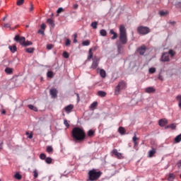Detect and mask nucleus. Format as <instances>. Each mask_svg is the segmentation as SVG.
<instances>
[{"mask_svg":"<svg viewBox=\"0 0 181 181\" xmlns=\"http://www.w3.org/2000/svg\"><path fill=\"white\" fill-rule=\"evenodd\" d=\"M25 2V0H18L17 1L16 5H18V6H21V5H23Z\"/></svg>","mask_w":181,"mask_h":181,"instance_id":"obj_39","label":"nucleus"},{"mask_svg":"<svg viewBox=\"0 0 181 181\" xmlns=\"http://www.w3.org/2000/svg\"><path fill=\"white\" fill-rule=\"evenodd\" d=\"M98 95H99V97H105V95H107V93L103 90H99L98 91Z\"/></svg>","mask_w":181,"mask_h":181,"instance_id":"obj_25","label":"nucleus"},{"mask_svg":"<svg viewBox=\"0 0 181 181\" xmlns=\"http://www.w3.org/2000/svg\"><path fill=\"white\" fill-rule=\"evenodd\" d=\"M167 53H168V55L170 54L171 57H173L176 54V52L173 51V49H170Z\"/></svg>","mask_w":181,"mask_h":181,"instance_id":"obj_33","label":"nucleus"},{"mask_svg":"<svg viewBox=\"0 0 181 181\" xmlns=\"http://www.w3.org/2000/svg\"><path fill=\"white\" fill-rule=\"evenodd\" d=\"M119 40L122 45H127L128 43V36L127 35V28L125 26L120 25Z\"/></svg>","mask_w":181,"mask_h":181,"instance_id":"obj_2","label":"nucleus"},{"mask_svg":"<svg viewBox=\"0 0 181 181\" xmlns=\"http://www.w3.org/2000/svg\"><path fill=\"white\" fill-rule=\"evenodd\" d=\"M170 128L171 129H176V124H171L170 125H168L165 127V129Z\"/></svg>","mask_w":181,"mask_h":181,"instance_id":"obj_32","label":"nucleus"},{"mask_svg":"<svg viewBox=\"0 0 181 181\" xmlns=\"http://www.w3.org/2000/svg\"><path fill=\"white\" fill-rule=\"evenodd\" d=\"M156 71V69H155V68L149 69V73H151V74H153V73H155Z\"/></svg>","mask_w":181,"mask_h":181,"instance_id":"obj_47","label":"nucleus"},{"mask_svg":"<svg viewBox=\"0 0 181 181\" xmlns=\"http://www.w3.org/2000/svg\"><path fill=\"white\" fill-rule=\"evenodd\" d=\"M137 52L141 54V56H144V54H145V52H146V47L145 45L141 46L137 49Z\"/></svg>","mask_w":181,"mask_h":181,"instance_id":"obj_9","label":"nucleus"},{"mask_svg":"<svg viewBox=\"0 0 181 181\" xmlns=\"http://www.w3.org/2000/svg\"><path fill=\"white\" fill-rule=\"evenodd\" d=\"M155 153H156V148H152L151 151H148V157L153 158Z\"/></svg>","mask_w":181,"mask_h":181,"instance_id":"obj_18","label":"nucleus"},{"mask_svg":"<svg viewBox=\"0 0 181 181\" xmlns=\"http://www.w3.org/2000/svg\"><path fill=\"white\" fill-rule=\"evenodd\" d=\"M40 158L42 159V160H45L46 159V154L45 153H41L40 155Z\"/></svg>","mask_w":181,"mask_h":181,"instance_id":"obj_45","label":"nucleus"},{"mask_svg":"<svg viewBox=\"0 0 181 181\" xmlns=\"http://www.w3.org/2000/svg\"><path fill=\"white\" fill-rule=\"evenodd\" d=\"M47 76L49 78H53V71H49L47 74Z\"/></svg>","mask_w":181,"mask_h":181,"instance_id":"obj_37","label":"nucleus"},{"mask_svg":"<svg viewBox=\"0 0 181 181\" xmlns=\"http://www.w3.org/2000/svg\"><path fill=\"white\" fill-rule=\"evenodd\" d=\"M47 152L48 153H52V152H53V147L50 146H48L47 147Z\"/></svg>","mask_w":181,"mask_h":181,"instance_id":"obj_36","label":"nucleus"},{"mask_svg":"<svg viewBox=\"0 0 181 181\" xmlns=\"http://www.w3.org/2000/svg\"><path fill=\"white\" fill-rule=\"evenodd\" d=\"M15 177L16 179H17L18 180H21V179H22V175H21V174L19 173H16L15 175Z\"/></svg>","mask_w":181,"mask_h":181,"instance_id":"obj_43","label":"nucleus"},{"mask_svg":"<svg viewBox=\"0 0 181 181\" xmlns=\"http://www.w3.org/2000/svg\"><path fill=\"white\" fill-rule=\"evenodd\" d=\"M127 82L125 81H120L117 86L115 88V95H119L121 90L127 88Z\"/></svg>","mask_w":181,"mask_h":181,"instance_id":"obj_5","label":"nucleus"},{"mask_svg":"<svg viewBox=\"0 0 181 181\" xmlns=\"http://www.w3.org/2000/svg\"><path fill=\"white\" fill-rule=\"evenodd\" d=\"M113 155H115L118 159H121L122 158V153H118V151L117 149H113L112 151Z\"/></svg>","mask_w":181,"mask_h":181,"instance_id":"obj_15","label":"nucleus"},{"mask_svg":"<svg viewBox=\"0 0 181 181\" xmlns=\"http://www.w3.org/2000/svg\"><path fill=\"white\" fill-rule=\"evenodd\" d=\"M101 175H103V172L101 171H97L95 169H92L88 171V181H95L98 180L100 177H101Z\"/></svg>","mask_w":181,"mask_h":181,"instance_id":"obj_3","label":"nucleus"},{"mask_svg":"<svg viewBox=\"0 0 181 181\" xmlns=\"http://www.w3.org/2000/svg\"><path fill=\"white\" fill-rule=\"evenodd\" d=\"M15 42L17 43H20L21 46H23L26 47L27 46H32L33 43L30 41H26V38L25 37H22L19 35H17L14 37Z\"/></svg>","mask_w":181,"mask_h":181,"instance_id":"obj_4","label":"nucleus"},{"mask_svg":"<svg viewBox=\"0 0 181 181\" xmlns=\"http://www.w3.org/2000/svg\"><path fill=\"white\" fill-rule=\"evenodd\" d=\"M93 59V52H91V49H89V56L88 57V60Z\"/></svg>","mask_w":181,"mask_h":181,"instance_id":"obj_44","label":"nucleus"},{"mask_svg":"<svg viewBox=\"0 0 181 181\" xmlns=\"http://www.w3.org/2000/svg\"><path fill=\"white\" fill-rule=\"evenodd\" d=\"M98 105V103L97 102H93L90 106V108H91L92 110H94L95 108H97V106Z\"/></svg>","mask_w":181,"mask_h":181,"instance_id":"obj_30","label":"nucleus"},{"mask_svg":"<svg viewBox=\"0 0 181 181\" xmlns=\"http://www.w3.org/2000/svg\"><path fill=\"white\" fill-rule=\"evenodd\" d=\"M158 80H160L161 81H163V76H162V75L159 74L158 75Z\"/></svg>","mask_w":181,"mask_h":181,"instance_id":"obj_56","label":"nucleus"},{"mask_svg":"<svg viewBox=\"0 0 181 181\" xmlns=\"http://www.w3.org/2000/svg\"><path fill=\"white\" fill-rule=\"evenodd\" d=\"M90 40H85L82 42V45L83 46H90Z\"/></svg>","mask_w":181,"mask_h":181,"instance_id":"obj_38","label":"nucleus"},{"mask_svg":"<svg viewBox=\"0 0 181 181\" xmlns=\"http://www.w3.org/2000/svg\"><path fill=\"white\" fill-rule=\"evenodd\" d=\"M4 28H11V24L5 23V24H4Z\"/></svg>","mask_w":181,"mask_h":181,"instance_id":"obj_53","label":"nucleus"},{"mask_svg":"<svg viewBox=\"0 0 181 181\" xmlns=\"http://www.w3.org/2000/svg\"><path fill=\"white\" fill-rule=\"evenodd\" d=\"M95 134V132L93 130V129H90L88 132V136H89V138H93V136H94V134Z\"/></svg>","mask_w":181,"mask_h":181,"instance_id":"obj_24","label":"nucleus"},{"mask_svg":"<svg viewBox=\"0 0 181 181\" xmlns=\"http://www.w3.org/2000/svg\"><path fill=\"white\" fill-rule=\"evenodd\" d=\"M90 26L93 28V29H97V26H98V22L94 21L91 23Z\"/></svg>","mask_w":181,"mask_h":181,"instance_id":"obj_27","label":"nucleus"},{"mask_svg":"<svg viewBox=\"0 0 181 181\" xmlns=\"http://www.w3.org/2000/svg\"><path fill=\"white\" fill-rule=\"evenodd\" d=\"M71 43V41H70L69 39H67L65 42V46H70Z\"/></svg>","mask_w":181,"mask_h":181,"instance_id":"obj_49","label":"nucleus"},{"mask_svg":"<svg viewBox=\"0 0 181 181\" xmlns=\"http://www.w3.org/2000/svg\"><path fill=\"white\" fill-rule=\"evenodd\" d=\"M99 62H100V59H98V57H94L90 69L95 70V69H97V67H98Z\"/></svg>","mask_w":181,"mask_h":181,"instance_id":"obj_7","label":"nucleus"},{"mask_svg":"<svg viewBox=\"0 0 181 181\" xmlns=\"http://www.w3.org/2000/svg\"><path fill=\"white\" fill-rule=\"evenodd\" d=\"M116 45L117 46V49H118L119 53H121V50H122L124 46H122V44L119 42H117Z\"/></svg>","mask_w":181,"mask_h":181,"instance_id":"obj_19","label":"nucleus"},{"mask_svg":"<svg viewBox=\"0 0 181 181\" xmlns=\"http://www.w3.org/2000/svg\"><path fill=\"white\" fill-rule=\"evenodd\" d=\"M72 138L76 142H83L86 139V132L80 127H74L71 132Z\"/></svg>","mask_w":181,"mask_h":181,"instance_id":"obj_1","label":"nucleus"},{"mask_svg":"<svg viewBox=\"0 0 181 181\" xmlns=\"http://www.w3.org/2000/svg\"><path fill=\"white\" fill-rule=\"evenodd\" d=\"M174 179H176V175H175V174H173V173H170L169 175H168V181H173Z\"/></svg>","mask_w":181,"mask_h":181,"instance_id":"obj_21","label":"nucleus"},{"mask_svg":"<svg viewBox=\"0 0 181 181\" xmlns=\"http://www.w3.org/2000/svg\"><path fill=\"white\" fill-rule=\"evenodd\" d=\"M57 89L53 88L49 90V94L52 98H56L57 97Z\"/></svg>","mask_w":181,"mask_h":181,"instance_id":"obj_10","label":"nucleus"},{"mask_svg":"<svg viewBox=\"0 0 181 181\" xmlns=\"http://www.w3.org/2000/svg\"><path fill=\"white\" fill-rule=\"evenodd\" d=\"M137 32L140 35H148L151 33V29L148 27L141 25L137 28Z\"/></svg>","mask_w":181,"mask_h":181,"instance_id":"obj_6","label":"nucleus"},{"mask_svg":"<svg viewBox=\"0 0 181 181\" xmlns=\"http://www.w3.org/2000/svg\"><path fill=\"white\" fill-rule=\"evenodd\" d=\"M5 73H6V74H12L13 73V69L9 67H6L5 69Z\"/></svg>","mask_w":181,"mask_h":181,"instance_id":"obj_23","label":"nucleus"},{"mask_svg":"<svg viewBox=\"0 0 181 181\" xmlns=\"http://www.w3.org/2000/svg\"><path fill=\"white\" fill-rule=\"evenodd\" d=\"M77 8H78V4H74V8L77 9Z\"/></svg>","mask_w":181,"mask_h":181,"instance_id":"obj_61","label":"nucleus"},{"mask_svg":"<svg viewBox=\"0 0 181 181\" xmlns=\"http://www.w3.org/2000/svg\"><path fill=\"white\" fill-rule=\"evenodd\" d=\"M76 95L77 97L78 101H80V95H78V93H76Z\"/></svg>","mask_w":181,"mask_h":181,"instance_id":"obj_59","label":"nucleus"},{"mask_svg":"<svg viewBox=\"0 0 181 181\" xmlns=\"http://www.w3.org/2000/svg\"><path fill=\"white\" fill-rule=\"evenodd\" d=\"M1 114H3V115L6 114V110H3L1 111Z\"/></svg>","mask_w":181,"mask_h":181,"instance_id":"obj_62","label":"nucleus"},{"mask_svg":"<svg viewBox=\"0 0 181 181\" xmlns=\"http://www.w3.org/2000/svg\"><path fill=\"white\" fill-rule=\"evenodd\" d=\"M177 166H178V168H180V166H181V160H180L178 161V163H177Z\"/></svg>","mask_w":181,"mask_h":181,"instance_id":"obj_60","label":"nucleus"},{"mask_svg":"<svg viewBox=\"0 0 181 181\" xmlns=\"http://www.w3.org/2000/svg\"><path fill=\"white\" fill-rule=\"evenodd\" d=\"M33 173H34V179H37L39 176V173L37 172V170H34Z\"/></svg>","mask_w":181,"mask_h":181,"instance_id":"obj_40","label":"nucleus"},{"mask_svg":"<svg viewBox=\"0 0 181 181\" xmlns=\"http://www.w3.org/2000/svg\"><path fill=\"white\" fill-rule=\"evenodd\" d=\"M110 34L113 35V36L111 37L112 40H115L118 37V34L114 31V30H110Z\"/></svg>","mask_w":181,"mask_h":181,"instance_id":"obj_16","label":"nucleus"},{"mask_svg":"<svg viewBox=\"0 0 181 181\" xmlns=\"http://www.w3.org/2000/svg\"><path fill=\"white\" fill-rule=\"evenodd\" d=\"M177 8H181V2L176 4Z\"/></svg>","mask_w":181,"mask_h":181,"instance_id":"obj_57","label":"nucleus"},{"mask_svg":"<svg viewBox=\"0 0 181 181\" xmlns=\"http://www.w3.org/2000/svg\"><path fill=\"white\" fill-rule=\"evenodd\" d=\"M47 23H48V25H49L51 28L54 27V21H53V19L52 18H48L47 20Z\"/></svg>","mask_w":181,"mask_h":181,"instance_id":"obj_17","label":"nucleus"},{"mask_svg":"<svg viewBox=\"0 0 181 181\" xmlns=\"http://www.w3.org/2000/svg\"><path fill=\"white\" fill-rule=\"evenodd\" d=\"M28 108H30V110H32L33 111L37 112V107H36L33 105H28Z\"/></svg>","mask_w":181,"mask_h":181,"instance_id":"obj_26","label":"nucleus"},{"mask_svg":"<svg viewBox=\"0 0 181 181\" xmlns=\"http://www.w3.org/2000/svg\"><path fill=\"white\" fill-rule=\"evenodd\" d=\"M53 47H54V46L52 44H49L47 45V50H52V49H53Z\"/></svg>","mask_w":181,"mask_h":181,"instance_id":"obj_48","label":"nucleus"},{"mask_svg":"<svg viewBox=\"0 0 181 181\" xmlns=\"http://www.w3.org/2000/svg\"><path fill=\"white\" fill-rule=\"evenodd\" d=\"M69 56L70 55L69 54V52H63V57H64V59H69Z\"/></svg>","mask_w":181,"mask_h":181,"instance_id":"obj_42","label":"nucleus"},{"mask_svg":"<svg viewBox=\"0 0 181 181\" xmlns=\"http://www.w3.org/2000/svg\"><path fill=\"white\" fill-rule=\"evenodd\" d=\"M52 158H50V157H48V158H45V162H46V163H47L48 165H50V163H52Z\"/></svg>","mask_w":181,"mask_h":181,"instance_id":"obj_34","label":"nucleus"},{"mask_svg":"<svg viewBox=\"0 0 181 181\" xmlns=\"http://www.w3.org/2000/svg\"><path fill=\"white\" fill-rule=\"evenodd\" d=\"M37 33H40L41 35H45V30H39Z\"/></svg>","mask_w":181,"mask_h":181,"instance_id":"obj_55","label":"nucleus"},{"mask_svg":"<svg viewBox=\"0 0 181 181\" xmlns=\"http://www.w3.org/2000/svg\"><path fill=\"white\" fill-rule=\"evenodd\" d=\"M4 143L0 144V150L3 148Z\"/></svg>","mask_w":181,"mask_h":181,"instance_id":"obj_64","label":"nucleus"},{"mask_svg":"<svg viewBox=\"0 0 181 181\" xmlns=\"http://www.w3.org/2000/svg\"><path fill=\"white\" fill-rule=\"evenodd\" d=\"M30 11L32 12V11H33V4H30Z\"/></svg>","mask_w":181,"mask_h":181,"instance_id":"obj_58","label":"nucleus"},{"mask_svg":"<svg viewBox=\"0 0 181 181\" xmlns=\"http://www.w3.org/2000/svg\"><path fill=\"white\" fill-rule=\"evenodd\" d=\"M175 142H176V144H179V142H180L181 141V134H179L178 136H177L175 139H174Z\"/></svg>","mask_w":181,"mask_h":181,"instance_id":"obj_28","label":"nucleus"},{"mask_svg":"<svg viewBox=\"0 0 181 181\" xmlns=\"http://www.w3.org/2000/svg\"><path fill=\"white\" fill-rule=\"evenodd\" d=\"M146 93L151 94L152 93H155L156 91V89L153 87H148L145 89Z\"/></svg>","mask_w":181,"mask_h":181,"instance_id":"obj_12","label":"nucleus"},{"mask_svg":"<svg viewBox=\"0 0 181 181\" xmlns=\"http://www.w3.org/2000/svg\"><path fill=\"white\" fill-rule=\"evenodd\" d=\"M169 13L168 11H160L159 14L160 16H165V15H168Z\"/></svg>","mask_w":181,"mask_h":181,"instance_id":"obj_41","label":"nucleus"},{"mask_svg":"<svg viewBox=\"0 0 181 181\" xmlns=\"http://www.w3.org/2000/svg\"><path fill=\"white\" fill-rule=\"evenodd\" d=\"M25 52L27 53H33L35 52V48L33 47L26 48Z\"/></svg>","mask_w":181,"mask_h":181,"instance_id":"obj_31","label":"nucleus"},{"mask_svg":"<svg viewBox=\"0 0 181 181\" xmlns=\"http://www.w3.org/2000/svg\"><path fill=\"white\" fill-rule=\"evenodd\" d=\"M168 124V119H161L158 122V124L160 127H165Z\"/></svg>","mask_w":181,"mask_h":181,"instance_id":"obj_13","label":"nucleus"},{"mask_svg":"<svg viewBox=\"0 0 181 181\" xmlns=\"http://www.w3.org/2000/svg\"><path fill=\"white\" fill-rule=\"evenodd\" d=\"M28 138L30 139H32V138H33V134H30L29 136H28Z\"/></svg>","mask_w":181,"mask_h":181,"instance_id":"obj_63","label":"nucleus"},{"mask_svg":"<svg viewBox=\"0 0 181 181\" xmlns=\"http://www.w3.org/2000/svg\"><path fill=\"white\" fill-rule=\"evenodd\" d=\"M170 25L175 26L176 25V21H169Z\"/></svg>","mask_w":181,"mask_h":181,"instance_id":"obj_54","label":"nucleus"},{"mask_svg":"<svg viewBox=\"0 0 181 181\" xmlns=\"http://www.w3.org/2000/svg\"><path fill=\"white\" fill-rule=\"evenodd\" d=\"M40 28L42 30H45L46 29V25L45 23H42Z\"/></svg>","mask_w":181,"mask_h":181,"instance_id":"obj_51","label":"nucleus"},{"mask_svg":"<svg viewBox=\"0 0 181 181\" xmlns=\"http://www.w3.org/2000/svg\"><path fill=\"white\" fill-rule=\"evenodd\" d=\"M100 75L102 77V78H105V77L107 76V73L105 72V70L100 69Z\"/></svg>","mask_w":181,"mask_h":181,"instance_id":"obj_22","label":"nucleus"},{"mask_svg":"<svg viewBox=\"0 0 181 181\" xmlns=\"http://www.w3.org/2000/svg\"><path fill=\"white\" fill-rule=\"evenodd\" d=\"M100 33L101 36H107V30L104 29L100 30Z\"/></svg>","mask_w":181,"mask_h":181,"instance_id":"obj_35","label":"nucleus"},{"mask_svg":"<svg viewBox=\"0 0 181 181\" xmlns=\"http://www.w3.org/2000/svg\"><path fill=\"white\" fill-rule=\"evenodd\" d=\"M119 134H121L122 135H124L125 134V128L122 127H119V129H118Z\"/></svg>","mask_w":181,"mask_h":181,"instance_id":"obj_29","label":"nucleus"},{"mask_svg":"<svg viewBox=\"0 0 181 181\" xmlns=\"http://www.w3.org/2000/svg\"><path fill=\"white\" fill-rule=\"evenodd\" d=\"M139 139L136 137V133H134V136L132 138L133 144L134 146H138L139 143L137 141H139Z\"/></svg>","mask_w":181,"mask_h":181,"instance_id":"obj_14","label":"nucleus"},{"mask_svg":"<svg viewBox=\"0 0 181 181\" xmlns=\"http://www.w3.org/2000/svg\"><path fill=\"white\" fill-rule=\"evenodd\" d=\"M74 108V105H69L64 107V110H65L66 114H70V112H71V111L73 110Z\"/></svg>","mask_w":181,"mask_h":181,"instance_id":"obj_11","label":"nucleus"},{"mask_svg":"<svg viewBox=\"0 0 181 181\" xmlns=\"http://www.w3.org/2000/svg\"><path fill=\"white\" fill-rule=\"evenodd\" d=\"M57 12V13H62L63 12V8H59Z\"/></svg>","mask_w":181,"mask_h":181,"instance_id":"obj_52","label":"nucleus"},{"mask_svg":"<svg viewBox=\"0 0 181 181\" xmlns=\"http://www.w3.org/2000/svg\"><path fill=\"white\" fill-rule=\"evenodd\" d=\"M9 50L11 52V53H15L18 48L16 47V45H10L8 47Z\"/></svg>","mask_w":181,"mask_h":181,"instance_id":"obj_20","label":"nucleus"},{"mask_svg":"<svg viewBox=\"0 0 181 181\" xmlns=\"http://www.w3.org/2000/svg\"><path fill=\"white\" fill-rule=\"evenodd\" d=\"M74 43H77V34H74Z\"/></svg>","mask_w":181,"mask_h":181,"instance_id":"obj_50","label":"nucleus"},{"mask_svg":"<svg viewBox=\"0 0 181 181\" xmlns=\"http://www.w3.org/2000/svg\"><path fill=\"white\" fill-rule=\"evenodd\" d=\"M64 125H65V127H66V128H69V127H70L69 122L66 119L64 120Z\"/></svg>","mask_w":181,"mask_h":181,"instance_id":"obj_46","label":"nucleus"},{"mask_svg":"<svg viewBox=\"0 0 181 181\" xmlns=\"http://www.w3.org/2000/svg\"><path fill=\"white\" fill-rule=\"evenodd\" d=\"M160 61L164 63L166 62H170V59L169 58V54L168 52H163L160 57Z\"/></svg>","mask_w":181,"mask_h":181,"instance_id":"obj_8","label":"nucleus"}]
</instances>
